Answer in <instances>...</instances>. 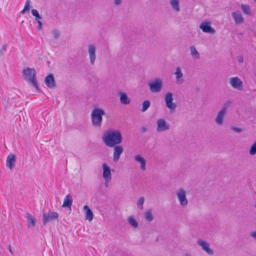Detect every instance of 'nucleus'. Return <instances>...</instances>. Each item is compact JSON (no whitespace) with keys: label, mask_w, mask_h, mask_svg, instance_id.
<instances>
[{"label":"nucleus","mask_w":256,"mask_h":256,"mask_svg":"<svg viewBox=\"0 0 256 256\" xmlns=\"http://www.w3.org/2000/svg\"><path fill=\"white\" fill-rule=\"evenodd\" d=\"M190 52H191V54L194 57V58H198V53L196 51V49L194 47L192 46L190 48Z\"/></svg>","instance_id":"nucleus-32"},{"label":"nucleus","mask_w":256,"mask_h":256,"mask_svg":"<svg viewBox=\"0 0 256 256\" xmlns=\"http://www.w3.org/2000/svg\"><path fill=\"white\" fill-rule=\"evenodd\" d=\"M104 143L110 147L120 144L122 140L120 132L118 130H109L105 132L102 136Z\"/></svg>","instance_id":"nucleus-1"},{"label":"nucleus","mask_w":256,"mask_h":256,"mask_svg":"<svg viewBox=\"0 0 256 256\" xmlns=\"http://www.w3.org/2000/svg\"><path fill=\"white\" fill-rule=\"evenodd\" d=\"M200 28L206 33L214 34L215 30L210 26V22H202L200 26Z\"/></svg>","instance_id":"nucleus-8"},{"label":"nucleus","mask_w":256,"mask_h":256,"mask_svg":"<svg viewBox=\"0 0 256 256\" xmlns=\"http://www.w3.org/2000/svg\"><path fill=\"white\" fill-rule=\"evenodd\" d=\"M120 2H121V0H114V3L116 5L120 4Z\"/></svg>","instance_id":"nucleus-40"},{"label":"nucleus","mask_w":256,"mask_h":256,"mask_svg":"<svg viewBox=\"0 0 256 256\" xmlns=\"http://www.w3.org/2000/svg\"><path fill=\"white\" fill-rule=\"evenodd\" d=\"M165 101L167 107L172 110H174L176 108V105L172 103V93H168L165 97Z\"/></svg>","instance_id":"nucleus-10"},{"label":"nucleus","mask_w":256,"mask_h":256,"mask_svg":"<svg viewBox=\"0 0 256 256\" xmlns=\"http://www.w3.org/2000/svg\"><path fill=\"white\" fill-rule=\"evenodd\" d=\"M118 94L120 96V101L122 104H130V100L124 92H119Z\"/></svg>","instance_id":"nucleus-21"},{"label":"nucleus","mask_w":256,"mask_h":256,"mask_svg":"<svg viewBox=\"0 0 256 256\" xmlns=\"http://www.w3.org/2000/svg\"><path fill=\"white\" fill-rule=\"evenodd\" d=\"M232 18L236 24H242L244 22V18L240 12H234L232 14Z\"/></svg>","instance_id":"nucleus-17"},{"label":"nucleus","mask_w":256,"mask_h":256,"mask_svg":"<svg viewBox=\"0 0 256 256\" xmlns=\"http://www.w3.org/2000/svg\"><path fill=\"white\" fill-rule=\"evenodd\" d=\"M105 182H106L105 186H106V187H108V184L109 182H107V181H105Z\"/></svg>","instance_id":"nucleus-42"},{"label":"nucleus","mask_w":256,"mask_h":256,"mask_svg":"<svg viewBox=\"0 0 256 256\" xmlns=\"http://www.w3.org/2000/svg\"><path fill=\"white\" fill-rule=\"evenodd\" d=\"M32 14L35 17L36 20V22L40 21L42 20V17L38 14L37 10L35 9H32Z\"/></svg>","instance_id":"nucleus-25"},{"label":"nucleus","mask_w":256,"mask_h":256,"mask_svg":"<svg viewBox=\"0 0 256 256\" xmlns=\"http://www.w3.org/2000/svg\"><path fill=\"white\" fill-rule=\"evenodd\" d=\"M241 8H242V11L244 14H250V8L248 5L242 4Z\"/></svg>","instance_id":"nucleus-26"},{"label":"nucleus","mask_w":256,"mask_h":256,"mask_svg":"<svg viewBox=\"0 0 256 256\" xmlns=\"http://www.w3.org/2000/svg\"><path fill=\"white\" fill-rule=\"evenodd\" d=\"M72 203V199L70 194H67L64 198L62 207L70 208Z\"/></svg>","instance_id":"nucleus-19"},{"label":"nucleus","mask_w":256,"mask_h":256,"mask_svg":"<svg viewBox=\"0 0 256 256\" xmlns=\"http://www.w3.org/2000/svg\"><path fill=\"white\" fill-rule=\"evenodd\" d=\"M54 35L56 38H57L59 36V32L56 30H54L53 32Z\"/></svg>","instance_id":"nucleus-37"},{"label":"nucleus","mask_w":256,"mask_h":256,"mask_svg":"<svg viewBox=\"0 0 256 256\" xmlns=\"http://www.w3.org/2000/svg\"><path fill=\"white\" fill-rule=\"evenodd\" d=\"M102 176L105 181L110 182L112 179V174L110 167L106 164H102Z\"/></svg>","instance_id":"nucleus-7"},{"label":"nucleus","mask_w":256,"mask_h":256,"mask_svg":"<svg viewBox=\"0 0 256 256\" xmlns=\"http://www.w3.org/2000/svg\"><path fill=\"white\" fill-rule=\"evenodd\" d=\"M30 0H27L25 3V5H24V6L23 10H22V13H24V12L30 10Z\"/></svg>","instance_id":"nucleus-29"},{"label":"nucleus","mask_w":256,"mask_h":256,"mask_svg":"<svg viewBox=\"0 0 256 256\" xmlns=\"http://www.w3.org/2000/svg\"><path fill=\"white\" fill-rule=\"evenodd\" d=\"M37 22L38 23V30H40L42 29V22L40 21H38V22Z\"/></svg>","instance_id":"nucleus-36"},{"label":"nucleus","mask_w":256,"mask_h":256,"mask_svg":"<svg viewBox=\"0 0 256 256\" xmlns=\"http://www.w3.org/2000/svg\"><path fill=\"white\" fill-rule=\"evenodd\" d=\"M22 74L24 79L28 81L30 84H32L38 90L39 88L36 78L35 70L26 68L22 70Z\"/></svg>","instance_id":"nucleus-2"},{"label":"nucleus","mask_w":256,"mask_h":256,"mask_svg":"<svg viewBox=\"0 0 256 256\" xmlns=\"http://www.w3.org/2000/svg\"><path fill=\"white\" fill-rule=\"evenodd\" d=\"M145 217L148 221H151L153 218L152 213L149 210L146 212Z\"/></svg>","instance_id":"nucleus-33"},{"label":"nucleus","mask_w":256,"mask_h":256,"mask_svg":"<svg viewBox=\"0 0 256 256\" xmlns=\"http://www.w3.org/2000/svg\"><path fill=\"white\" fill-rule=\"evenodd\" d=\"M197 242L198 244L202 247V250L206 251L208 254H212L213 252L210 248L208 244L201 240H198Z\"/></svg>","instance_id":"nucleus-15"},{"label":"nucleus","mask_w":256,"mask_h":256,"mask_svg":"<svg viewBox=\"0 0 256 256\" xmlns=\"http://www.w3.org/2000/svg\"><path fill=\"white\" fill-rule=\"evenodd\" d=\"M237 60L239 62H243V58L242 56H238Z\"/></svg>","instance_id":"nucleus-38"},{"label":"nucleus","mask_w":256,"mask_h":256,"mask_svg":"<svg viewBox=\"0 0 256 256\" xmlns=\"http://www.w3.org/2000/svg\"><path fill=\"white\" fill-rule=\"evenodd\" d=\"M95 52V46L94 45H90L88 47V53L90 54V62L92 64H94L96 59Z\"/></svg>","instance_id":"nucleus-18"},{"label":"nucleus","mask_w":256,"mask_h":256,"mask_svg":"<svg viewBox=\"0 0 256 256\" xmlns=\"http://www.w3.org/2000/svg\"><path fill=\"white\" fill-rule=\"evenodd\" d=\"M26 218L29 222L28 226H34L36 225V218L34 216L30 214H28Z\"/></svg>","instance_id":"nucleus-23"},{"label":"nucleus","mask_w":256,"mask_h":256,"mask_svg":"<svg viewBox=\"0 0 256 256\" xmlns=\"http://www.w3.org/2000/svg\"><path fill=\"white\" fill-rule=\"evenodd\" d=\"M123 152V149L120 146H116L114 148V160L117 162L120 158V154Z\"/></svg>","instance_id":"nucleus-16"},{"label":"nucleus","mask_w":256,"mask_h":256,"mask_svg":"<svg viewBox=\"0 0 256 256\" xmlns=\"http://www.w3.org/2000/svg\"><path fill=\"white\" fill-rule=\"evenodd\" d=\"M8 250H9L11 254H12V248H11L10 246H9Z\"/></svg>","instance_id":"nucleus-41"},{"label":"nucleus","mask_w":256,"mask_h":256,"mask_svg":"<svg viewBox=\"0 0 256 256\" xmlns=\"http://www.w3.org/2000/svg\"><path fill=\"white\" fill-rule=\"evenodd\" d=\"M169 128V126L166 124L164 120H158L157 121V131L158 132L165 131Z\"/></svg>","instance_id":"nucleus-12"},{"label":"nucleus","mask_w":256,"mask_h":256,"mask_svg":"<svg viewBox=\"0 0 256 256\" xmlns=\"http://www.w3.org/2000/svg\"><path fill=\"white\" fill-rule=\"evenodd\" d=\"M256 154V141L252 144L250 150V154L253 156Z\"/></svg>","instance_id":"nucleus-30"},{"label":"nucleus","mask_w":256,"mask_h":256,"mask_svg":"<svg viewBox=\"0 0 256 256\" xmlns=\"http://www.w3.org/2000/svg\"><path fill=\"white\" fill-rule=\"evenodd\" d=\"M232 130L236 132H240L242 131V130L240 128L236 127H232Z\"/></svg>","instance_id":"nucleus-35"},{"label":"nucleus","mask_w":256,"mask_h":256,"mask_svg":"<svg viewBox=\"0 0 256 256\" xmlns=\"http://www.w3.org/2000/svg\"><path fill=\"white\" fill-rule=\"evenodd\" d=\"M255 2H256V0H254Z\"/></svg>","instance_id":"nucleus-43"},{"label":"nucleus","mask_w":256,"mask_h":256,"mask_svg":"<svg viewBox=\"0 0 256 256\" xmlns=\"http://www.w3.org/2000/svg\"><path fill=\"white\" fill-rule=\"evenodd\" d=\"M44 82L46 85L50 88H52L55 86V80L54 78V76L52 74H49L47 76L45 79Z\"/></svg>","instance_id":"nucleus-13"},{"label":"nucleus","mask_w":256,"mask_h":256,"mask_svg":"<svg viewBox=\"0 0 256 256\" xmlns=\"http://www.w3.org/2000/svg\"><path fill=\"white\" fill-rule=\"evenodd\" d=\"M175 74L176 76V79H179L182 76V74L181 72L180 68L179 67L176 68Z\"/></svg>","instance_id":"nucleus-31"},{"label":"nucleus","mask_w":256,"mask_h":256,"mask_svg":"<svg viewBox=\"0 0 256 256\" xmlns=\"http://www.w3.org/2000/svg\"><path fill=\"white\" fill-rule=\"evenodd\" d=\"M128 221L132 226L134 228H136L138 226L137 222L132 216H130L128 218Z\"/></svg>","instance_id":"nucleus-28"},{"label":"nucleus","mask_w":256,"mask_h":256,"mask_svg":"<svg viewBox=\"0 0 256 256\" xmlns=\"http://www.w3.org/2000/svg\"><path fill=\"white\" fill-rule=\"evenodd\" d=\"M150 90L152 92H158L160 91L162 86V82L160 80L156 78L148 84Z\"/></svg>","instance_id":"nucleus-4"},{"label":"nucleus","mask_w":256,"mask_h":256,"mask_svg":"<svg viewBox=\"0 0 256 256\" xmlns=\"http://www.w3.org/2000/svg\"><path fill=\"white\" fill-rule=\"evenodd\" d=\"M250 236L256 239V232H253L250 234Z\"/></svg>","instance_id":"nucleus-39"},{"label":"nucleus","mask_w":256,"mask_h":256,"mask_svg":"<svg viewBox=\"0 0 256 256\" xmlns=\"http://www.w3.org/2000/svg\"><path fill=\"white\" fill-rule=\"evenodd\" d=\"M16 162V156L13 154H10L7 157L6 160V166L10 170H12L14 167Z\"/></svg>","instance_id":"nucleus-9"},{"label":"nucleus","mask_w":256,"mask_h":256,"mask_svg":"<svg viewBox=\"0 0 256 256\" xmlns=\"http://www.w3.org/2000/svg\"><path fill=\"white\" fill-rule=\"evenodd\" d=\"M170 4L172 8L176 12L180 10L178 1V0H170Z\"/></svg>","instance_id":"nucleus-24"},{"label":"nucleus","mask_w":256,"mask_h":256,"mask_svg":"<svg viewBox=\"0 0 256 256\" xmlns=\"http://www.w3.org/2000/svg\"><path fill=\"white\" fill-rule=\"evenodd\" d=\"M188 256V255H187V256Z\"/></svg>","instance_id":"nucleus-44"},{"label":"nucleus","mask_w":256,"mask_h":256,"mask_svg":"<svg viewBox=\"0 0 256 256\" xmlns=\"http://www.w3.org/2000/svg\"><path fill=\"white\" fill-rule=\"evenodd\" d=\"M58 217V214L56 212H52L44 213L42 214V222L44 224L50 221L57 219Z\"/></svg>","instance_id":"nucleus-5"},{"label":"nucleus","mask_w":256,"mask_h":256,"mask_svg":"<svg viewBox=\"0 0 256 256\" xmlns=\"http://www.w3.org/2000/svg\"><path fill=\"white\" fill-rule=\"evenodd\" d=\"M225 113H226V108H225L222 109L218 112V116L216 119V122L218 124H222V121H223V117H224Z\"/></svg>","instance_id":"nucleus-20"},{"label":"nucleus","mask_w":256,"mask_h":256,"mask_svg":"<svg viewBox=\"0 0 256 256\" xmlns=\"http://www.w3.org/2000/svg\"><path fill=\"white\" fill-rule=\"evenodd\" d=\"M230 83L234 88L242 90V82L238 77L232 78L230 80Z\"/></svg>","instance_id":"nucleus-6"},{"label":"nucleus","mask_w":256,"mask_h":256,"mask_svg":"<svg viewBox=\"0 0 256 256\" xmlns=\"http://www.w3.org/2000/svg\"><path fill=\"white\" fill-rule=\"evenodd\" d=\"M83 210L85 212V218L88 222H91L94 217V214L92 210L88 206H84L83 208Z\"/></svg>","instance_id":"nucleus-14"},{"label":"nucleus","mask_w":256,"mask_h":256,"mask_svg":"<svg viewBox=\"0 0 256 256\" xmlns=\"http://www.w3.org/2000/svg\"><path fill=\"white\" fill-rule=\"evenodd\" d=\"M104 114V112L100 108H95L91 114L92 124L94 126H100L102 121V116Z\"/></svg>","instance_id":"nucleus-3"},{"label":"nucleus","mask_w":256,"mask_h":256,"mask_svg":"<svg viewBox=\"0 0 256 256\" xmlns=\"http://www.w3.org/2000/svg\"><path fill=\"white\" fill-rule=\"evenodd\" d=\"M144 202V199L143 198H139L138 202V207L142 208V205Z\"/></svg>","instance_id":"nucleus-34"},{"label":"nucleus","mask_w":256,"mask_h":256,"mask_svg":"<svg viewBox=\"0 0 256 256\" xmlns=\"http://www.w3.org/2000/svg\"><path fill=\"white\" fill-rule=\"evenodd\" d=\"M178 199L182 206H186L188 204V200L186 198V193L184 190L181 189L177 192Z\"/></svg>","instance_id":"nucleus-11"},{"label":"nucleus","mask_w":256,"mask_h":256,"mask_svg":"<svg viewBox=\"0 0 256 256\" xmlns=\"http://www.w3.org/2000/svg\"><path fill=\"white\" fill-rule=\"evenodd\" d=\"M150 106V102L148 100H145L142 102V111L144 112L148 109Z\"/></svg>","instance_id":"nucleus-27"},{"label":"nucleus","mask_w":256,"mask_h":256,"mask_svg":"<svg viewBox=\"0 0 256 256\" xmlns=\"http://www.w3.org/2000/svg\"><path fill=\"white\" fill-rule=\"evenodd\" d=\"M134 159L136 161L140 164V168L142 170H146V161L144 159L142 158L140 155H136L135 156Z\"/></svg>","instance_id":"nucleus-22"}]
</instances>
